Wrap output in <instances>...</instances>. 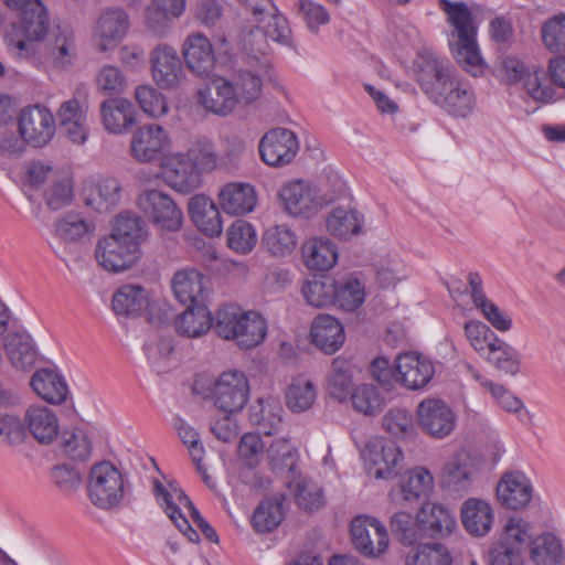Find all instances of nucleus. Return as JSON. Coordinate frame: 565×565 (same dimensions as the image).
I'll use <instances>...</instances> for the list:
<instances>
[{
  "label": "nucleus",
  "mask_w": 565,
  "mask_h": 565,
  "mask_svg": "<svg viewBox=\"0 0 565 565\" xmlns=\"http://www.w3.org/2000/svg\"><path fill=\"white\" fill-rule=\"evenodd\" d=\"M148 237L143 221L130 212L120 213L113 222L109 234L99 238L95 257L100 267L121 273L132 267L141 255V245Z\"/></svg>",
  "instance_id": "f03ea898"
},
{
  "label": "nucleus",
  "mask_w": 565,
  "mask_h": 565,
  "mask_svg": "<svg viewBox=\"0 0 565 565\" xmlns=\"http://www.w3.org/2000/svg\"><path fill=\"white\" fill-rule=\"evenodd\" d=\"M364 217L350 206H335L324 217V228L331 236L348 241L363 232Z\"/></svg>",
  "instance_id": "f704fd0d"
},
{
  "label": "nucleus",
  "mask_w": 565,
  "mask_h": 565,
  "mask_svg": "<svg viewBox=\"0 0 565 565\" xmlns=\"http://www.w3.org/2000/svg\"><path fill=\"white\" fill-rule=\"evenodd\" d=\"M250 13V19L258 22H266L267 26L274 25L276 31L287 33V19L282 15L273 0H239Z\"/></svg>",
  "instance_id": "5fc2aeb1"
},
{
  "label": "nucleus",
  "mask_w": 565,
  "mask_h": 565,
  "mask_svg": "<svg viewBox=\"0 0 565 565\" xmlns=\"http://www.w3.org/2000/svg\"><path fill=\"white\" fill-rule=\"evenodd\" d=\"M452 557L449 550L440 543L418 545L409 551L405 557V565H451Z\"/></svg>",
  "instance_id": "4d7b16f0"
},
{
  "label": "nucleus",
  "mask_w": 565,
  "mask_h": 565,
  "mask_svg": "<svg viewBox=\"0 0 565 565\" xmlns=\"http://www.w3.org/2000/svg\"><path fill=\"white\" fill-rule=\"evenodd\" d=\"M266 249L275 256H287L297 245L295 232L285 224L273 225L266 230L263 236Z\"/></svg>",
  "instance_id": "13d9d810"
},
{
  "label": "nucleus",
  "mask_w": 565,
  "mask_h": 565,
  "mask_svg": "<svg viewBox=\"0 0 565 565\" xmlns=\"http://www.w3.org/2000/svg\"><path fill=\"white\" fill-rule=\"evenodd\" d=\"M460 521L468 534L477 539L484 537L493 525V508L484 499L469 498L461 504Z\"/></svg>",
  "instance_id": "c85d7f7f"
},
{
  "label": "nucleus",
  "mask_w": 565,
  "mask_h": 565,
  "mask_svg": "<svg viewBox=\"0 0 565 565\" xmlns=\"http://www.w3.org/2000/svg\"><path fill=\"white\" fill-rule=\"evenodd\" d=\"M450 45L455 60L468 74L477 77L484 73L486 62L480 54L477 38L466 42H451Z\"/></svg>",
  "instance_id": "6e6d98bb"
},
{
  "label": "nucleus",
  "mask_w": 565,
  "mask_h": 565,
  "mask_svg": "<svg viewBox=\"0 0 565 565\" xmlns=\"http://www.w3.org/2000/svg\"><path fill=\"white\" fill-rule=\"evenodd\" d=\"M533 495L530 480L522 472H509L497 484V498L500 504L510 510L527 507Z\"/></svg>",
  "instance_id": "c756f323"
},
{
  "label": "nucleus",
  "mask_w": 565,
  "mask_h": 565,
  "mask_svg": "<svg viewBox=\"0 0 565 565\" xmlns=\"http://www.w3.org/2000/svg\"><path fill=\"white\" fill-rule=\"evenodd\" d=\"M435 482L431 472L425 467H414L399 478L395 488L390 491V500L395 507H405L418 502L434 491Z\"/></svg>",
  "instance_id": "f3484780"
},
{
  "label": "nucleus",
  "mask_w": 565,
  "mask_h": 565,
  "mask_svg": "<svg viewBox=\"0 0 565 565\" xmlns=\"http://www.w3.org/2000/svg\"><path fill=\"white\" fill-rule=\"evenodd\" d=\"M214 330L220 338L234 341L242 349H252L264 341L267 324L257 311L228 303L216 311Z\"/></svg>",
  "instance_id": "39448f33"
},
{
  "label": "nucleus",
  "mask_w": 565,
  "mask_h": 565,
  "mask_svg": "<svg viewBox=\"0 0 565 565\" xmlns=\"http://www.w3.org/2000/svg\"><path fill=\"white\" fill-rule=\"evenodd\" d=\"M353 384L352 365L349 360L338 356L332 361L328 375L329 394L339 402L347 401Z\"/></svg>",
  "instance_id": "3c124183"
},
{
  "label": "nucleus",
  "mask_w": 565,
  "mask_h": 565,
  "mask_svg": "<svg viewBox=\"0 0 565 565\" xmlns=\"http://www.w3.org/2000/svg\"><path fill=\"white\" fill-rule=\"evenodd\" d=\"M137 205L160 233L179 232L183 225L181 209L163 191L143 190L137 198Z\"/></svg>",
  "instance_id": "1a4fd4ad"
},
{
  "label": "nucleus",
  "mask_w": 565,
  "mask_h": 565,
  "mask_svg": "<svg viewBox=\"0 0 565 565\" xmlns=\"http://www.w3.org/2000/svg\"><path fill=\"white\" fill-rule=\"evenodd\" d=\"M335 305L347 311L361 307L365 300L364 284L354 276L335 280Z\"/></svg>",
  "instance_id": "864d4df0"
},
{
  "label": "nucleus",
  "mask_w": 565,
  "mask_h": 565,
  "mask_svg": "<svg viewBox=\"0 0 565 565\" xmlns=\"http://www.w3.org/2000/svg\"><path fill=\"white\" fill-rule=\"evenodd\" d=\"M89 104L84 94L63 102L56 111L62 131L76 145H84L89 136L87 114Z\"/></svg>",
  "instance_id": "6ab92c4d"
},
{
  "label": "nucleus",
  "mask_w": 565,
  "mask_h": 565,
  "mask_svg": "<svg viewBox=\"0 0 565 565\" xmlns=\"http://www.w3.org/2000/svg\"><path fill=\"white\" fill-rule=\"evenodd\" d=\"M414 75L426 96L449 116L468 118L477 108L473 86L436 54L423 52L414 61Z\"/></svg>",
  "instance_id": "f257e3e1"
},
{
  "label": "nucleus",
  "mask_w": 565,
  "mask_h": 565,
  "mask_svg": "<svg viewBox=\"0 0 565 565\" xmlns=\"http://www.w3.org/2000/svg\"><path fill=\"white\" fill-rule=\"evenodd\" d=\"M416 520L423 535L431 539H445L457 529L451 510L443 503L426 501L416 512Z\"/></svg>",
  "instance_id": "393cba45"
},
{
  "label": "nucleus",
  "mask_w": 565,
  "mask_h": 565,
  "mask_svg": "<svg viewBox=\"0 0 565 565\" xmlns=\"http://www.w3.org/2000/svg\"><path fill=\"white\" fill-rule=\"evenodd\" d=\"M541 40L553 54H565V12L547 18L541 25Z\"/></svg>",
  "instance_id": "680f3d73"
},
{
  "label": "nucleus",
  "mask_w": 565,
  "mask_h": 565,
  "mask_svg": "<svg viewBox=\"0 0 565 565\" xmlns=\"http://www.w3.org/2000/svg\"><path fill=\"white\" fill-rule=\"evenodd\" d=\"M279 31H276L274 25L267 26L266 22H258L248 20L247 23L242 28L238 45L243 52L246 64L253 73L259 75V79H263L268 74V60L267 55L270 52L269 42H276L281 45H289L291 41V29L287 22V33L284 38L279 36Z\"/></svg>",
  "instance_id": "6e6552de"
},
{
  "label": "nucleus",
  "mask_w": 565,
  "mask_h": 565,
  "mask_svg": "<svg viewBox=\"0 0 565 565\" xmlns=\"http://www.w3.org/2000/svg\"><path fill=\"white\" fill-rule=\"evenodd\" d=\"M257 244L254 226L243 220L235 221L227 230V245L238 254H248Z\"/></svg>",
  "instance_id": "338daca9"
},
{
  "label": "nucleus",
  "mask_w": 565,
  "mask_h": 565,
  "mask_svg": "<svg viewBox=\"0 0 565 565\" xmlns=\"http://www.w3.org/2000/svg\"><path fill=\"white\" fill-rule=\"evenodd\" d=\"M99 110L104 128L114 135L127 132L137 121L134 105L127 98H108Z\"/></svg>",
  "instance_id": "473e14b6"
},
{
  "label": "nucleus",
  "mask_w": 565,
  "mask_h": 565,
  "mask_svg": "<svg viewBox=\"0 0 565 565\" xmlns=\"http://www.w3.org/2000/svg\"><path fill=\"white\" fill-rule=\"evenodd\" d=\"M289 489L297 504L306 511L318 510L324 504L322 489L302 476L295 477L289 482Z\"/></svg>",
  "instance_id": "bf43d9fd"
},
{
  "label": "nucleus",
  "mask_w": 565,
  "mask_h": 565,
  "mask_svg": "<svg viewBox=\"0 0 565 565\" xmlns=\"http://www.w3.org/2000/svg\"><path fill=\"white\" fill-rule=\"evenodd\" d=\"M31 386L42 399L51 404L63 403L68 393L63 376L52 369L36 371L31 379Z\"/></svg>",
  "instance_id": "a19ab883"
},
{
  "label": "nucleus",
  "mask_w": 565,
  "mask_h": 565,
  "mask_svg": "<svg viewBox=\"0 0 565 565\" xmlns=\"http://www.w3.org/2000/svg\"><path fill=\"white\" fill-rule=\"evenodd\" d=\"M90 502L100 509L117 507L124 498V479L119 470L108 461L92 467L87 483Z\"/></svg>",
  "instance_id": "9d476101"
},
{
  "label": "nucleus",
  "mask_w": 565,
  "mask_h": 565,
  "mask_svg": "<svg viewBox=\"0 0 565 565\" xmlns=\"http://www.w3.org/2000/svg\"><path fill=\"white\" fill-rule=\"evenodd\" d=\"M395 379L403 387L419 391L427 386L435 374L434 363L416 352H405L395 360Z\"/></svg>",
  "instance_id": "4be33fe9"
},
{
  "label": "nucleus",
  "mask_w": 565,
  "mask_h": 565,
  "mask_svg": "<svg viewBox=\"0 0 565 565\" xmlns=\"http://www.w3.org/2000/svg\"><path fill=\"white\" fill-rule=\"evenodd\" d=\"M403 451L392 440L374 438L366 445L365 460L376 479H390L402 469Z\"/></svg>",
  "instance_id": "aec40b11"
},
{
  "label": "nucleus",
  "mask_w": 565,
  "mask_h": 565,
  "mask_svg": "<svg viewBox=\"0 0 565 565\" xmlns=\"http://www.w3.org/2000/svg\"><path fill=\"white\" fill-rule=\"evenodd\" d=\"M266 457L275 473L285 475L294 471L298 461V449L289 439L282 437L267 447Z\"/></svg>",
  "instance_id": "8fccbe9b"
},
{
  "label": "nucleus",
  "mask_w": 565,
  "mask_h": 565,
  "mask_svg": "<svg viewBox=\"0 0 565 565\" xmlns=\"http://www.w3.org/2000/svg\"><path fill=\"white\" fill-rule=\"evenodd\" d=\"M55 67L65 68L73 64L77 56L75 34L70 28H56L50 39L43 43L42 54Z\"/></svg>",
  "instance_id": "2f4dec72"
},
{
  "label": "nucleus",
  "mask_w": 565,
  "mask_h": 565,
  "mask_svg": "<svg viewBox=\"0 0 565 565\" xmlns=\"http://www.w3.org/2000/svg\"><path fill=\"white\" fill-rule=\"evenodd\" d=\"M94 231L92 223L79 214L68 213L54 224V234L64 242H77Z\"/></svg>",
  "instance_id": "0e129e2a"
},
{
  "label": "nucleus",
  "mask_w": 565,
  "mask_h": 565,
  "mask_svg": "<svg viewBox=\"0 0 565 565\" xmlns=\"http://www.w3.org/2000/svg\"><path fill=\"white\" fill-rule=\"evenodd\" d=\"M96 89L103 95L115 96L122 94L128 85L126 75L116 65H103L95 76Z\"/></svg>",
  "instance_id": "69168bd1"
},
{
  "label": "nucleus",
  "mask_w": 565,
  "mask_h": 565,
  "mask_svg": "<svg viewBox=\"0 0 565 565\" xmlns=\"http://www.w3.org/2000/svg\"><path fill=\"white\" fill-rule=\"evenodd\" d=\"M249 391V381L244 372L227 370L215 379L211 387V398L222 413L236 414L247 404Z\"/></svg>",
  "instance_id": "9b49d317"
},
{
  "label": "nucleus",
  "mask_w": 565,
  "mask_h": 565,
  "mask_svg": "<svg viewBox=\"0 0 565 565\" xmlns=\"http://www.w3.org/2000/svg\"><path fill=\"white\" fill-rule=\"evenodd\" d=\"M310 338L318 349L331 354L338 351L344 343V330L337 318L323 313L313 319L310 328Z\"/></svg>",
  "instance_id": "e433bc0d"
},
{
  "label": "nucleus",
  "mask_w": 565,
  "mask_h": 565,
  "mask_svg": "<svg viewBox=\"0 0 565 565\" xmlns=\"http://www.w3.org/2000/svg\"><path fill=\"white\" fill-rule=\"evenodd\" d=\"M18 128L26 143L41 148L46 146L55 135V118L49 108L30 105L20 111Z\"/></svg>",
  "instance_id": "2eb2a0df"
},
{
  "label": "nucleus",
  "mask_w": 565,
  "mask_h": 565,
  "mask_svg": "<svg viewBox=\"0 0 565 565\" xmlns=\"http://www.w3.org/2000/svg\"><path fill=\"white\" fill-rule=\"evenodd\" d=\"M352 542L356 550L369 557L381 556L388 546L386 527L376 519L356 516L351 522Z\"/></svg>",
  "instance_id": "412c9836"
},
{
  "label": "nucleus",
  "mask_w": 565,
  "mask_h": 565,
  "mask_svg": "<svg viewBox=\"0 0 565 565\" xmlns=\"http://www.w3.org/2000/svg\"><path fill=\"white\" fill-rule=\"evenodd\" d=\"M317 385L307 375L291 379L285 391V402L289 411L300 414L310 409L317 399Z\"/></svg>",
  "instance_id": "37998d69"
},
{
  "label": "nucleus",
  "mask_w": 565,
  "mask_h": 565,
  "mask_svg": "<svg viewBox=\"0 0 565 565\" xmlns=\"http://www.w3.org/2000/svg\"><path fill=\"white\" fill-rule=\"evenodd\" d=\"M163 181L181 193H189L200 186L201 178L193 170L191 160L185 152H167L160 160Z\"/></svg>",
  "instance_id": "5701e85b"
},
{
  "label": "nucleus",
  "mask_w": 565,
  "mask_h": 565,
  "mask_svg": "<svg viewBox=\"0 0 565 565\" xmlns=\"http://www.w3.org/2000/svg\"><path fill=\"white\" fill-rule=\"evenodd\" d=\"M345 191L344 182L335 178L331 190L303 180L290 181L279 190L284 210L292 215L309 218L324 205L332 203Z\"/></svg>",
  "instance_id": "423d86ee"
},
{
  "label": "nucleus",
  "mask_w": 565,
  "mask_h": 565,
  "mask_svg": "<svg viewBox=\"0 0 565 565\" xmlns=\"http://www.w3.org/2000/svg\"><path fill=\"white\" fill-rule=\"evenodd\" d=\"M440 7L446 13L447 21L452 29L450 43L466 42L477 38V23L484 17V10L481 6L476 3L468 6L465 2L440 0Z\"/></svg>",
  "instance_id": "a211bd4d"
},
{
  "label": "nucleus",
  "mask_w": 565,
  "mask_h": 565,
  "mask_svg": "<svg viewBox=\"0 0 565 565\" xmlns=\"http://www.w3.org/2000/svg\"><path fill=\"white\" fill-rule=\"evenodd\" d=\"M463 333L470 347L481 358L486 355L499 338L486 323L478 320L466 322Z\"/></svg>",
  "instance_id": "774afa93"
},
{
  "label": "nucleus",
  "mask_w": 565,
  "mask_h": 565,
  "mask_svg": "<svg viewBox=\"0 0 565 565\" xmlns=\"http://www.w3.org/2000/svg\"><path fill=\"white\" fill-rule=\"evenodd\" d=\"M335 279L323 277L308 280L302 286V295L306 301L316 308L335 305Z\"/></svg>",
  "instance_id": "e2e57ef3"
},
{
  "label": "nucleus",
  "mask_w": 565,
  "mask_h": 565,
  "mask_svg": "<svg viewBox=\"0 0 565 565\" xmlns=\"http://www.w3.org/2000/svg\"><path fill=\"white\" fill-rule=\"evenodd\" d=\"M19 11L21 20L4 36L7 47L19 58L39 57L49 31L46 9L41 1H32Z\"/></svg>",
  "instance_id": "20e7f679"
},
{
  "label": "nucleus",
  "mask_w": 565,
  "mask_h": 565,
  "mask_svg": "<svg viewBox=\"0 0 565 565\" xmlns=\"http://www.w3.org/2000/svg\"><path fill=\"white\" fill-rule=\"evenodd\" d=\"M4 350L17 370L30 371L35 365L38 352L26 332L9 333L4 339Z\"/></svg>",
  "instance_id": "79ce46f5"
},
{
  "label": "nucleus",
  "mask_w": 565,
  "mask_h": 565,
  "mask_svg": "<svg viewBox=\"0 0 565 565\" xmlns=\"http://www.w3.org/2000/svg\"><path fill=\"white\" fill-rule=\"evenodd\" d=\"M284 516L281 501L279 499H266L254 511L252 523L255 531L268 533L281 523Z\"/></svg>",
  "instance_id": "052dcab7"
},
{
  "label": "nucleus",
  "mask_w": 565,
  "mask_h": 565,
  "mask_svg": "<svg viewBox=\"0 0 565 565\" xmlns=\"http://www.w3.org/2000/svg\"><path fill=\"white\" fill-rule=\"evenodd\" d=\"M186 67L199 76H207L215 66V54L209 38L201 32L190 33L182 45Z\"/></svg>",
  "instance_id": "cd10ccee"
},
{
  "label": "nucleus",
  "mask_w": 565,
  "mask_h": 565,
  "mask_svg": "<svg viewBox=\"0 0 565 565\" xmlns=\"http://www.w3.org/2000/svg\"><path fill=\"white\" fill-rule=\"evenodd\" d=\"M24 422L31 435L40 444H50L58 435L57 416L49 407L30 406L25 412Z\"/></svg>",
  "instance_id": "58836bf2"
},
{
  "label": "nucleus",
  "mask_w": 565,
  "mask_h": 565,
  "mask_svg": "<svg viewBox=\"0 0 565 565\" xmlns=\"http://www.w3.org/2000/svg\"><path fill=\"white\" fill-rule=\"evenodd\" d=\"M263 90V79L247 67L235 68L230 76H215L198 93L199 104L218 116L232 114L237 106H247L257 100Z\"/></svg>",
  "instance_id": "7ed1b4c3"
},
{
  "label": "nucleus",
  "mask_w": 565,
  "mask_h": 565,
  "mask_svg": "<svg viewBox=\"0 0 565 565\" xmlns=\"http://www.w3.org/2000/svg\"><path fill=\"white\" fill-rule=\"evenodd\" d=\"M280 403L273 397L258 398L249 408V420L264 435H273L281 426Z\"/></svg>",
  "instance_id": "c03bdc74"
},
{
  "label": "nucleus",
  "mask_w": 565,
  "mask_h": 565,
  "mask_svg": "<svg viewBox=\"0 0 565 565\" xmlns=\"http://www.w3.org/2000/svg\"><path fill=\"white\" fill-rule=\"evenodd\" d=\"M148 307V292L138 285H124L113 296V309L117 315H138Z\"/></svg>",
  "instance_id": "de8ad7c7"
},
{
  "label": "nucleus",
  "mask_w": 565,
  "mask_h": 565,
  "mask_svg": "<svg viewBox=\"0 0 565 565\" xmlns=\"http://www.w3.org/2000/svg\"><path fill=\"white\" fill-rule=\"evenodd\" d=\"M416 422L422 431L434 438L445 439L457 427V415L452 407L441 398L426 397L416 406Z\"/></svg>",
  "instance_id": "f8f14e48"
},
{
  "label": "nucleus",
  "mask_w": 565,
  "mask_h": 565,
  "mask_svg": "<svg viewBox=\"0 0 565 565\" xmlns=\"http://www.w3.org/2000/svg\"><path fill=\"white\" fill-rule=\"evenodd\" d=\"M213 318L204 303L190 305L174 319V329L184 338H200L209 332Z\"/></svg>",
  "instance_id": "4c0bfd02"
},
{
  "label": "nucleus",
  "mask_w": 565,
  "mask_h": 565,
  "mask_svg": "<svg viewBox=\"0 0 565 565\" xmlns=\"http://www.w3.org/2000/svg\"><path fill=\"white\" fill-rule=\"evenodd\" d=\"M129 30V17L120 8H107L96 17L90 28L93 45L99 52L114 50Z\"/></svg>",
  "instance_id": "4468645a"
},
{
  "label": "nucleus",
  "mask_w": 565,
  "mask_h": 565,
  "mask_svg": "<svg viewBox=\"0 0 565 565\" xmlns=\"http://www.w3.org/2000/svg\"><path fill=\"white\" fill-rule=\"evenodd\" d=\"M532 537V524L521 515L503 520L488 551L489 565H527L525 548Z\"/></svg>",
  "instance_id": "0eeeda50"
},
{
  "label": "nucleus",
  "mask_w": 565,
  "mask_h": 565,
  "mask_svg": "<svg viewBox=\"0 0 565 565\" xmlns=\"http://www.w3.org/2000/svg\"><path fill=\"white\" fill-rule=\"evenodd\" d=\"M471 300L484 319L500 332H507L512 328V318L493 301L487 298L482 289V279L478 273L468 275Z\"/></svg>",
  "instance_id": "c9c22d12"
},
{
  "label": "nucleus",
  "mask_w": 565,
  "mask_h": 565,
  "mask_svg": "<svg viewBox=\"0 0 565 565\" xmlns=\"http://www.w3.org/2000/svg\"><path fill=\"white\" fill-rule=\"evenodd\" d=\"M150 64L152 78L161 88H174L184 78L181 58L171 45H157L150 53Z\"/></svg>",
  "instance_id": "b1692460"
},
{
  "label": "nucleus",
  "mask_w": 565,
  "mask_h": 565,
  "mask_svg": "<svg viewBox=\"0 0 565 565\" xmlns=\"http://www.w3.org/2000/svg\"><path fill=\"white\" fill-rule=\"evenodd\" d=\"M374 270L381 289H394L408 276L407 265L396 252L380 254L374 262Z\"/></svg>",
  "instance_id": "ea45409f"
},
{
  "label": "nucleus",
  "mask_w": 565,
  "mask_h": 565,
  "mask_svg": "<svg viewBox=\"0 0 565 565\" xmlns=\"http://www.w3.org/2000/svg\"><path fill=\"white\" fill-rule=\"evenodd\" d=\"M257 201V192L254 185L247 182L226 183L217 194L220 209L232 216H242L253 212Z\"/></svg>",
  "instance_id": "bb28decb"
},
{
  "label": "nucleus",
  "mask_w": 565,
  "mask_h": 565,
  "mask_svg": "<svg viewBox=\"0 0 565 565\" xmlns=\"http://www.w3.org/2000/svg\"><path fill=\"white\" fill-rule=\"evenodd\" d=\"M121 195L122 188L118 179L103 178L90 186L86 203L97 211H109L119 204Z\"/></svg>",
  "instance_id": "a18cd8bd"
},
{
  "label": "nucleus",
  "mask_w": 565,
  "mask_h": 565,
  "mask_svg": "<svg viewBox=\"0 0 565 565\" xmlns=\"http://www.w3.org/2000/svg\"><path fill=\"white\" fill-rule=\"evenodd\" d=\"M303 265L312 271H328L339 259L337 244L327 236H312L301 246Z\"/></svg>",
  "instance_id": "7c9ffc66"
},
{
  "label": "nucleus",
  "mask_w": 565,
  "mask_h": 565,
  "mask_svg": "<svg viewBox=\"0 0 565 565\" xmlns=\"http://www.w3.org/2000/svg\"><path fill=\"white\" fill-rule=\"evenodd\" d=\"M495 370L514 376L520 373L522 358L520 352L503 339L498 338L482 358Z\"/></svg>",
  "instance_id": "49530a36"
},
{
  "label": "nucleus",
  "mask_w": 565,
  "mask_h": 565,
  "mask_svg": "<svg viewBox=\"0 0 565 565\" xmlns=\"http://www.w3.org/2000/svg\"><path fill=\"white\" fill-rule=\"evenodd\" d=\"M166 492H169V484L164 486L161 481H154V495L164 509L170 520L175 524L180 532L192 543H198L200 536L195 530L191 527L188 519L183 515V505H179V501L175 498H168Z\"/></svg>",
  "instance_id": "09e8293b"
},
{
  "label": "nucleus",
  "mask_w": 565,
  "mask_h": 565,
  "mask_svg": "<svg viewBox=\"0 0 565 565\" xmlns=\"http://www.w3.org/2000/svg\"><path fill=\"white\" fill-rule=\"evenodd\" d=\"M298 149L299 142L296 134L280 127L268 130L258 143L260 159L270 167H281L290 163Z\"/></svg>",
  "instance_id": "dca6fc26"
},
{
  "label": "nucleus",
  "mask_w": 565,
  "mask_h": 565,
  "mask_svg": "<svg viewBox=\"0 0 565 565\" xmlns=\"http://www.w3.org/2000/svg\"><path fill=\"white\" fill-rule=\"evenodd\" d=\"M171 288L175 299L183 305L204 303L210 294V281L198 269L188 267L173 274Z\"/></svg>",
  "instance_id": "a878e982"
},
{
  "label": "nucleus",
  "mask_w": 565,
  "mask_h": 565,
  "mask_svg": "<svg viewBox=\"0 0 565 565\" xmlns=\"http://www.w3.org/2000/svg\"><path fill=\"white\" fill-rule=\"evenodd\" d=\"M212 199L204 194L192 196L188 204L190 218L195 226L206 236L216 237L223 231V221Z\"/></svg>",
  "instance_id": "72a5a7b5"
},
{
  "label": "nucleus",
  "mask_w": 565,
  "mask_h": 565,
  "mask_svg": "<svg viewBox=\"0 0 565 565\" xmlns=\"http://www.w3.org/2000/svg\"><path fill=\"white\" fill-rule=\"evenodd\" d=\"M172 143L170 134L158 124H145L131 135L130 156L139 163L160 161Z\"/></svg>",
  "instance_id": "ddd939ff"
},
{
  "label": "nucleus",
  "mask_w": 565,
  "mask_h": 565,
  "mask_svg": "<svg viewBox=\"0 0 565 565\" xmlns=\"http://www.w3.org/2000/svg\"><path fill=\"white\" fill-rule=\"evenodd\" d=\"M530 555L536 565H555L563 556L559 539L552 533H543L531 540Z\"/></svg>",
  "instance_id": "603ef678"
}]
</instances>
